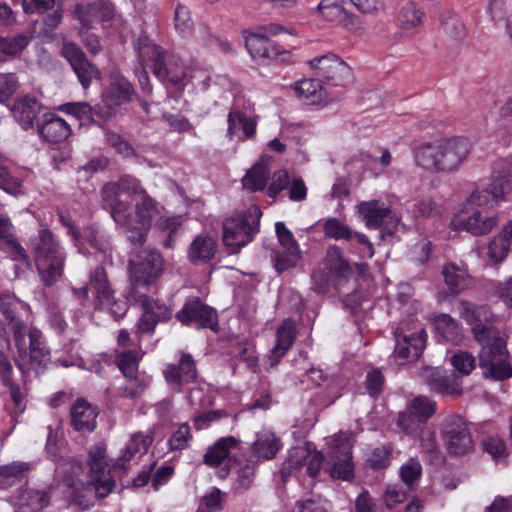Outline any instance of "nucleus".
<instances>
[{
	"instance_id": "obj_52",
	"label": "nucleus",
	"mask_w": 512,
	"mask_h": 512,
	"mask_svg": "<svg viewBox=\"0 0 512 512\" xmlns=\"http://www.w3.org/2000/svg\"><path fill=\"white\" fill-rule=\"evenodd\" d=\"M422 12L412 2H407L398 15L399 25L402 29H411L420 24Z\"/></svg>"
},
{
	"instance_id": "obj_7",
	"label": "nucleus",
	"mask_w": 512,
	"mask_h": 512,
	"mask_svg": "<svg viewBox=\"0 0 512 512\" xmlns=\"http://www.w3.org/2000/svg\"><path fill=\"white\" fill-rule=\"evenodd\" d=\"M280 31V27L270 25L247 32L244 41L251 57L255 60L268 59L289 62L292 57L290 51L269 40L270 36L277 35Z\"/></svg>"
},
{
	"instance_id": "obj_46",
	"label": "nucleus",
	"mask_w": 512,
	"mask_h": 512,
	"mask_svg": "<svg viewBox=\"0 0 512 512\" xmlns=\"http://www.w3.org/2000/svg\"><path fill=\"white\" fill-rule=\"evenodd\" d=\"M407 408L420 420L427 423L436 412V402L426 396H417L408 403Z\"/></svg>"
},
{
	"instance_id": "obj_18",
	"label": "nucleus",
	"mask_w": 512,
	"mask_h": 512,
	"mask_svg": "<svg viewBox=\"0 0 512 512\" xmlns=\"http://www.w3.org/2000/svg\"><path fill=\"white\" fill-rule=\"evenodd\" d=\"M176 318L185 325H194L197 328L215 330L217 327L216 311L198 298L187 301L183 308L177 312Z\"/></svg>"
},
{
	"instance_id": "obj_41",
	"label": "nucleus",
	"mask_w": 512,
	"mask_h": 512,
	"mask_svg": "<svg viewBox=\"0 0 512 512\" xmlns=\"http://www.w3.org/2000/svg\"><path fill=\"white\" fill-rule=\"evenodd\" d=\"M324 263L331 277L344 279L350 273L348 263L343 259L341 251L336 246H331L327 249Z\"/></svg>"
},
{
	"instance_id": "obj_55",
	"label": "nucleus",
	"mask_w": 512,
	"mask_h": 512,
	"mask_svg": "<svg viewBox=\"0 0 512 512\" xmlns=\"http://www.w3.org/2000/svg\"><path fill=\"white\" fill-rule=\"evenodd\" d=\"M324 233L326 237L333 239H346L349 240L353 237L351 230L348 226L341 223L336 218H329L324 223Z\"/></svg>"
},
{
	"instance_id": "obj_62",
	"label": "nucleus",
	"mask_w": 512,
	"mask_h": 512,
	"mask_svg": "<svg viewBox=\"0 0 512 512\" xmlns=\"http://www.w3.org/2000/svg\"><path fill=\"white\" fill-rule=\"evenodd\" d=\"M163 118L173 131L179 133L189 132L195 134L193 125L185 116L180 114H164Z\"/></svg>"
},
{
	"instance_id": "obj_63",
	"label": "nucleus",
	"mask_w": 512,
	"mask_h": 512,
	"mask_svg": "<svg viewBox=\"0 0 512 512\" xmlns=\"http://www.w3.org/2000/svg\"><path fill=\"white\" fill-rule=\"evenodd\" d=\"M17 76L14 73L0 74V103L9 99L17 89Z\"/></svg>"
},
{
	"instance_id": "obj_4",
	"label": "nucleus",
	"mask_w": 512,
	"mask_h": 512,
	"mask_svg": "<svg viewBox=\"0 0 512 512\" xmlns=\"http://www.w3.org/2000/svg\"><path fill=\"white\" fill-rule=\"evenodd\" d=\"M471 143L465 137L435 139L418 145L414 151L416 164L433 172L456 171L468 158Z\"/></svg>"
},
{
	"instance_id": "obj_37",
	"label": "nucleus",
	"mask_w": 512,
	"mask_h": 512,
	"mask_svg": "<svg viewBox=\"0 0 512 512\" xmlns=\"http://www.w3.org/2000/svg\"><path fill=\"white\" fill-rule=\"evenodd\" d=\"M358 210L370 228H378L390 212L384 203L377 200L359 204Z\"/></svg>"
},
{
	"instance_id": "obj_40",
	"label": "nucleus",
	"mask_w": 512,
	"mask_h": 512,
	"mask_svg": "<svg viewBox=\"0 0 512 512\" xmlns=\"http://www.w3.org/2000/svg\"><path fill=\"white\" fill-rule=\"evenodd\" d=\"M320 79H303L295 84L297 96L308 104H318L323 100V89Z\"/></svg>"
},
{
	"instance_id": "obj_13",
	"label": "nucleus",
	"mask_w": 512,
	"mask_h": 512,
	"mask_svg": "<svg viewBox=\"0 0 512 512\" xmlns=\"http://www.w3.org/2000/svg\"><path fill=\"white\" fill-rule=\"evenodd\" d=\"M321 81L334 86H344L352 79L350 67L337 55L328 53L308 62Z\"/></svg>"
},
{
	"instance_id": "obj_16",
	"label": "nucleus",
	"mask_w": 512,
	"mask_h": 512,
	"mask_svg": "<svg viewBox=\"0 0 512 512\" xmlns=\"http://www.w3.org/2000/svg\"><path fill=\"white\" fill-rule=\"evenodd\" d=\"M90 286L95 293L94 307L108 309L116 316H122L126 311L124 303H118L114 297V290L108 280L104 268H96L90 276Z\"/></svg>"
},
{
	"instance_id": "obj_43",
	"label": "nucleus",
	"mask_w": 512,
	"mask_h": 512,
	"mask_svg": "<svg viewBox=\"0 0 512 512\" xmlns=\"http://www.w3.org/2000/svg\"><path fill=\"white\" fill-rule=\"evenodd\" d=\"M441 25L445 34L454 40H461L466 35V27L462 19L454 12H444L441 16Z\"/></svg>"
},
{
	"instance_id": "obj_59",
	"label": "nucleus",
	"mask_w": 512,
	"mask_h": 512,
	"mask_svg": "<svg viewBox=\"0 0 512 512\" xmlns=\"http://www.w3.org/2000/svg\"><path fill=\"white\" fill-rule=\"evenodd\" d=\"M451 363L463 375H469L475 368V358L468 352L459 351L451 358Z\"/></svg>"
},
{
	"instance_id": "obj_28",
	"label": "nucleus",
	"mask_w": 512,
	"mask_h": 512,
	"mask_svg": "<svg viewBox=\"0 0 512 512\" xmlns=\"http://www.w3.org/2000/svg\"><path fill=\"white\" fill-rule=\"evenodd\" d=\"M217 247L214 237L200 234L189 245L187 258L194 265L206 264L216 255Z\"/></svg>"
},
{
	"instance_id": "obj_56",
	"label": "nucleus",
	"mask_w": 512,
	"mask_h": 512,
	"mask_svg": "<svg viewBox=\"0 0 512 512\" xmlns=\"http://www.w3.org/2000/svg\"><path fill=\"white\" fill-rule=\"evenodd\" d=\"M98 108L99 105L93 108L90 104L86 102H76L62 105L60 107V110L68 114H71L80 120H83L89 119L90 117H92L94 113L96 114V110Z\"/></svg>"
},
{
	"instance_id": "obj_6",
	"label": "nucleus",
	"mask_w": 512,
	"mask_h": 512,
	"mask_svg": "<svg viewBox=\"0 0 512 512\" xmlns=\"http://www.w3.org/2000/svg\"><path fill=\"white\" fill-rule=\"evenodd\" d=\"M261 210L251 206L246 211L236 212L223 223V243L236 252L239 248L252 241L259 231Z\"/></svg>"
},
{
	"instance_id": "obj_39",
	"label": "nucleus",
	"mask_w": 512,
	"mask_h": 512,
	"mask_svg": "<svg viewBox=\"0 0 512 512\" xmlns=\"http://www.w3.org/2000/svg\"><path fill=\"white\" fill-rule=\"evenodd\" d=\"M436 333L444 340L452 343H460L463 339L462 329L459 324L448 314H441L435 320Z\"/></svg>"
},
{
	"instance_id": "obj_27",
	"label": "nucleus",
	"mask_w": 512,
	"mask_h": 512,
	"mask_svg": "<svg viewBox=\"0 0 512 512\" xmlns=\"http://www.w3.org/2000/svg\"><path fill=\"white\" fill-rule=\"evenodd\" d=\"M295 339V325L291 319H284L276 330V343L267 356L268 366L274 367L290 349Z\"/></svg>"
},
{
	"instance_id": "obj_36",
	"label": "nucleus",
	"mask_w": 512,
	"mask_h": 512,
	"mask_svg": "<svg viewBox=\"0 0 512 512\" xmlns=\"http://www.w3.org/2000/svg\"><path fill=\"white\" fill-rule=\"evenodd\" d=\"M51 500V489L39 490L28 488L20 492L17 505L31 511H40L47 507Z\"/></svg>"
},
{
	"instance_id": "obj_19",
	"label": "nucleus",
	"mask_w": 512,
	"mask_h": 512,
	"mask_svg": "<svg viewBox=\"0 0 512 512\" xmlns=\"http://www.w3.org/2000/svg\"><path fill=\"white\" fill-rule=\"evenodd\" d=\"M165 381L174 392H181L183 387L194 383L197 379V369L193 357L181 353L177 364H168L163 371Z\"/></svg>"
},
{
	"instance_id": "obj_11",
	"label": "nucleus",
	"mask_w": 512,
	"mask_h": 512,
	"mask_svg": "<svg viewBox=\"0 0 512 512\" xmlns=\"http://www.w3.org/2000/svg\"><path fill=\"white\" fill-rule=\"evenodd\" d=\"M506 343L498 337L482 345L479 353V364L486 368L485 374L496 380H504L512 376V367L506 361Z\"/></svg>"
},
{
	"instance_id": "obj_32",
	"label": "nucleus",
	"mask_w": 512,
	"mask_h": 512,
	"mask_svg": "<svg viewBox=\"0 0 512 512\" xmlns=\"http://www.w3.org/2000/svg\"><path fill=\"white\" fill-rule=\"evenodd\" d=\"M97 412L84 399H78L71 408V425L77 431H93Z\"/></svg>"
},
{
	"instance_id": "obj_3",
	"label": "nucleus",
	"mask_w": 512,
	"mask_h": 512,
	"mask_svg": "<svg viewBox=\"0 0 512 512\" xmlns=\"http://www.w3.org/2000/svg\"><path fill=\"white\" fill-rule=\"evenodd\" d=\"M509 189L510 184L502 181L499 188L493 185L492 188L472 193L462 211L452 221L454 228L475 236L489 233L498 224L499 219L496 215L488 214V210L503 199Z\"/></svg>"
},
{
	"instance_id": "obj_58",
	"label": "nucleus",
	"mask_w": 512,
	"mask_h": 512,
	"mask_svg": "<svg viewBox=\"0 0 512 512\" xmlns=\"http://www.w3.org/2000/svg\"><path fill=\"white\" fill-rule=\"evenodd\" d=\"M254 372L258 368V357L255 353L254 346L249 342L238 343L234 351Z\"/></svg>"
},
{
	"instance_id": "obj_10",
	"label": "nucleus",
	"mask_w": 512,
	"mask_h": 512,
	"mask_svg": "<svg viewBox=\"0 0 512 512\" xmlns=\"http://www.w3.org/2000/svg\"><path fill=\"white\" fill-rule=\"evenodd\" d=\"M327 443L330 447L328 458L331 464V476L342 480L350 479L354 472L351 455L353 434L341 431L330 437Z\"/></svg>"
},
{
	"instance_id": "obj_12",
	"label": "nucleus",
	"mask_w": 512,
	"mask_h": 512,
	"mask_svg": "<svg viewBox=\"0 0 512 512\" xmlns=\"http://www.w3.org/2000/svg\"><path fill=\"white\" fill-rule=\"evenodd\" d=\"M128 300L142 309V316L138 322L140 333H152L158 322L171 317L169 307L148 297L143 291L130 290Z\"/></svg>"
},
{
	"instance_id": "obj_38",
	"label": "nucleus",
	"mask_w": 512,
	"mask_h": 512,
	"mask_svg": "<svg viewBox=\"0 0 512 512\" xmlns=\"http://www.w3.org/2000/svg\"><path fill=\"white\" fill-rule=\"evenodd\" d=\"M29 42L30 38L25 34L0 37V63L21 54Z\"/></svg>"
},
{
	"instance_id": "obj_51",
	"label": "nucleus",
	"mask_w": 512,
	"mask_h": 512,
	"mask_svg": "<svg viewBox=\"0 0 512 512\" xmlns=\"http://www.w3.org/2000/svg\"><path fill=\"white\" fill-rule=\"evenodd\" d=\"M141 356L136 350L122 352L117 357V365L126 378H132L138 373V363Z\"/></svg>"
},
{
	"instance_id": "obj_22",
	"label": "nucleus",
	"mask_w": 512,
	"mask_h": 512,
	"mask_svg": "<svg viewBox=\"0 0 512 512\" xmlns=\"http://www.w3.org/2000/svg\"><path fill=\"white\" fill-rule=\"evenodd\" d=\"M61 54L70 63L82 86L89 87L97 69L86 59L81 48L75 43L66 42L62 46Z\"/></svg>"
},
{
	"instance_id": "obj_26",
	"label": "nucleus",
	"mask_w": 512,
	"mask_h": 512,
	"mask_svg": "<svg viewBox=\"0 0 512 512\" xmlns=\"http://www.w3.org/2000/svg\"><path fill=\"white\" fill-rule=\"evenodd\" d=\"M421 378L430 386V389L445 396H458L462 392L461 385L455 377L442 374L438 368H425Z\"/></svg>"
},
{
	"instance_id": "obj_14",
	"label": "nucleus",
	"mask_w": 512,
	"mask_h": 512,
	"mask_svg": "<svg viewBox=\"0 0 512 512\" xmlns=\"http://www.w3.org/2000/svg\"><path fill=\"white\" fill-rule=\"evenodd\" d=\"M442 436L450 453L463 455L472 449L473 443L466 421L459 415H450L442 423Z\"/></svg>"
},
{
	"instance_id": "obj_45",
	"label": "nucleus",
	"mask_w": 512,
	"mask_h": 512,
	"mask_svg": "<svg viewBox=\"0 0 512 512\" xmlns=\"http://www.w3.org/2000/svg\"><path fill=\"white\" fill-rule=\"evenodd\" d=\"M425 422L420 420L414 413H411L408 408L400 412L397 419V425L402 431L412 437H419L423 434Z\"/></svg>"
},
{
	"instance_id": "obj_60",
	"label": "nucleus",
	"mask_w": 512,
	"mask_h": 512,
	"mask_svg": "<svg viewBox=\"0 0 512 512\" xmlns=\"http://www.w3.org/2000/svg\"><path fill=\"white\" fill-rule=\"evenodd\" d=\"M290 177L286 170L280 169L274 172L272 182L268 187L267 194L271 198H275L281 191L288 188Z\"/></svg>"
},
{
	"instance_id": "obj_5",
	"label": "nucleus",
	"mask_w": 512,
	"mask_h": 512,
	"mask_svg": "<svg viewBox=\"0 0 512 512\" xmlns=\"http://www.w3.org/2000/svg\"><path fill=\"white\" fill-rule=\"evenodd\" d=\"M31 248L42 282L45 286L53 285L63 274L65 253L62 247L50 231L43 229L31 239Z\"/></svg>"
},
{
	"instance_id": "obj_34",
	"label": "nucleus",
	"mask_w": 512,
	"mask_h": 512,
	"mask_svg": "<svg viewBox=\"0 0 512 512\" xmlns=\"http://www.w3.org/2000/svg\"><path fill=\"white\" fill-rule=\"evenodd\" d=\"M237 439L233 436L222 437L209 447L203 456V463L216 467L229 457L230 450L237 445Z\"/></svg>"
},
{
	"instance_id": "obj_61",
	"label": "nucleus",
	"mask_w": 512,
	"mask_h": 512,
	"mask_svg": "<svg viewBox=\"0 0 512 512\" xmlns=\"http://www.w3.org/2000/svg\"><path fill=\"white\" fill-rule=\"evenodd\" d=\"M421 470L422 468L419 461L410 459L407 463L401 466L400 476L402 481L408 486L412 485L419 479Z\"/></svg>"
},
{
	"instance_id": "obj_31",
	"label": "nucleus",
	"mask_w": 512,
	"mask_h": 512,
	"mask_svg": "<svg viewBox=\"0 0 512 512\" xmlns=\"http://www.w3.org/2000/svg\"><path fill=\"white\" fill-rule=\"evenodd\" d=\"M272 157L262 156L242 179L243 187L251 192L263 190L270 176Z\"/></svg>"
},
{
	"instance_id": "obj_64",
	"label": "nucleus",
	"mask_w": 512,
	"mask_h": 512,
	"mask_svg": "<svg viewBox=\"0 0 512 512\" xmlns=\"http://www.w3.org/2000/svg\"><path fill=\"white\" fill-rule=\"evenodd\" d=\"M225 494L217 488H213L202 498L201 505L209 512L219 511L223 507V499Z\"/></svg>"
},
{
	"instance_id": "obj_35",
	"label": "nucleus",
	"mask_w": 512,
	"mask_h": 512,
	"mask_svg": "<svg viewBox=\"0 0 512 512\" xmlns=\"http://www.w3.org/2000/svg\"><path fill=\"white\" fill-rule=\"evenodd\" d=\"M512 241V221L503 227L490 242L488 254L491 261L498 263L506 258L511 247Z\"/></svg>"
},
{
	"instance_id": "obj_47",
	"label": "nucleus",
	"mask_w": 512,
	"mask_h": 512,
	"mask_svg": "<svg viewBox=\"0 0 512 512\" xmlns=\"http://www.w3.org/2000/svg\"><path fill=\"white\" fill-rule=\"evenodd\" d=\"M317 12L320 16L333 23L343 21L347 17V13L338 0H321L317 6Z\"/></svg>"
},
{
	"instance_id": "obj_17",
	"label": "nucleus",
	"mask_w": 512,
	"mask_h": 512,
	"mask_svg": "<svg viewBox=\"0 0 512 512\" xmlns=\"http://www.w3.org/2000/svg\"><path fill=\"white\" fill-rule=\"evenodd\" d=\"M396 345L394 358L399 365L415 361L421 355L426 343V331L420 328L417 332L406 334L403 328L395 331Z\"/></svg>"
},
{
	"instance_id": "obj_20",
	"label": "nucleus",
	"mask_w": 512,
	"mask_h": 512,
	"mask_svg": "<svg viewBox=\"0 0 512 512\" xmlns=\"http://www.w3.org/2000/svg\"><path fill=\"white\" fill-rule=\"evenodd\" d=\"M89 466L92 473L91 484L99 497H105L114 488V481L105 474L107 467L106 449L103 444H96L89 451Z\"/></svg>"
},
{
	"instance_id": "obj_8",
	"label": "nucleus",
	"mask_w": 512,
	"mask_h": 512,
	"mask_svg": "<svg viewBox=\"0 0 512 512\" xmlns=\"http://www.w3.org/2000/svg\"><path fill=\"white\" fill-rule=\"evenodd\" d=\"M131 290L142 291L152 285L163 272V259L153 250H142L129 260Z\"/></svg>"
},
{
	"instance_id": "obj_2",
	"label": "nucleus",
	"mask_w": 512,
	"mask_h": 512,
	"mask_svg": "<svg viewBox=\"0 0 512 512\" xmlns=\"http://www.w3.org/2000/svg\"><path fill=\"white\" fill-rule=\"evenodd\" d=\"M134 48L139 59L148 64L152 73L165 84L183 89L200 74V71L185 65L180 57L168 54L162 47L153 43L146 34L139 35L134 42Z\"/></svg>"
},
{
	"instance_id": "obj_9",
	"label": "nucleus",
	"mask_w": 512,
	"mask_h": 512,
	"mask_svg": "<svg viewBox=\"0 0 512 512\" xmlns=\"http://www.w3.org/2000/svg\"><path fill=\"white\" fill-rule=\"evenodd\" d=\"M458 313L471 327L475 340L481 345L500 337L499 331L493 326V315L487 306L461 301Z\"/></svg>"
},
{
	"instance_id": "obj_33",
	"label": "nucleus",
	"mask_w": 512,
	"mask_h": 512,
	"mask_svg": "<svg viewBox=\"0 0 512 512\" xmlns=\"http://www.w3.org/2000/svg\"><path fill=\"white\" fill-rule=\"evenodd\" d=\"M279 449L280 440L271 430L263 428L256 433V439L252 444V452L255 457L270 460L275 457Z\"/></svg>"
},
{
	"instance_id": "obj_1",
	"label": "nucleus",
	"mask_w": 512,
	"mask_h": 512,
	"mask_svg": "<svg viewBox=\"0 0 512 512\" xmlns=\"http://www.w3.org/2000/svg\"><path fill=\"white\" fill-rule=\"evenodd\" d=\"M101 196L113 220L126 229L133 244L145 241L152 221L161 216L164 209L148 194L141 181L131 175H123L117 181L104 185Z\"/></svg>"
},
{
	"instance_id": "obj_54",
	"label": "nucleus",
	"mask_w": 512,
	"mask_h": 512,
	"mask_svg": "<svg viewBox=\"0 0 512 512\" xmlns=\"http://www.w3.org/2000/svg\"><path fill=\"white\" fill-rule=\"evenodd\" d=\"M192 439L191 428L187 423L181 424L168 440L170 450H183Z\"/></svg>"
},
{
	"instance_id": "obj_25",
	"label": "nucleus",
	"mask_w": 512,
	"mask_h": 512,
	"mask_svg": "<svg viewBox=\"0 0 512 512\" xmlns=\"http://www.w3.org/2000/svg\"><path fill=\"white\" fill-rule=\"evenodd\" d=\"M39 135L51 143H60L71 134L70 125L54 113H46L37 126Z\"/></svg>"
},
{
	"instance_id": "obj_30",
	"label": "nucleus",
	"mask_w": 512,
	"mask_h": 512,
	"mask_svg": "<svg viewBox=\"0 0 512 512\" xmlns=\"http://www.w3.org/2000/svg\"><path fill=\"white\" fill-rule=\"evenodd\" d=\"M113 12V5L108 0H98L86 6L79 5L76 9L78 19L86 28H89L94 21L111 19Z\"/></svg>"
},
{
	"instance_id": "obj_50",
	"label": "nucleus",
	"mask_w": 512,
	"mask_h": 512,
	"mask_svg": "<svg viewBox=\"0 0 512 512\" xmlns=\"http://www.w3.org/2000/svg\"><path fill=\"white\" fill-rule=\"evenodd\" d=\"M174 22L175 29L181 37L187 38L192 35L194 29V22L191 18V13L186 6L178 5L176 7Z\"/></svg>"
},
{
	"instance_id": "obj_57",
	"label": "nucleus",
	"mask_w": 512,
	"mask_h": 512,
	"mask_svg": "<svg viewBox=\"0 0 512 512\" xmlns=\"http://www.w3.org/2000/svg\"><path fill=\"white\" fill-rule=\"evenodd\" d=\"M149 381L144 377L135 374L132 378H128V382L121 388V395L126 398H134L140 396L147 388Z\"/></svg>"
},
{
	"instance_id": "obj_53",
	"label": "nucleus",
	"mask_w": 512,
	"mask_h": 512,
	"mask_svg": "<svg viewBox=\"0 0 512 512\" xmlns=\"http://www.w3.org/2000/svg\"><path fill=\"white\" fill-rule=\"evenodd\" d=\"M0 188L14 196L22 194V182L17 177L11 175L8 168L4 165V158L0 160Z\"/></svg>"
},
{
	"instance_id": "obj_24",
	"label": "nucleus",
	"mask_w": 512,
	"mask_h": 512,
	"mask_svg": "<svg viewBox=\"0 0 512 512\" xmlns=\"http://www.w3.org/2000/svg\"><path fill=\"white\" fill-rule=\"evenodd\" d=\"M227 134L231 140L237 137L240 141H245L254 137L256 133L257 120L238 108H232L228 113Z\"/></svg>"
},
{
	"instance_id": "obj_29",
	"label": "nucleus",
	"mask_w": 512,
	"mask_h": 512,
	"mask_svg": "<svg viewBox=\"0 0 512 512\" xmlns=\"http://www.w3.org/2000/svg\"><path fill=\"white\" fill-rule=\"evenodd\" d=\"M41 109L42 105L36 98L26 95L18 98L14 102L12 113L21 127L24 130H28L33 127V121L40 113Z\"/></svg>"
},
{
	"instance_id": "obj_44",
	"label": "nucleus",
	"mask_w": 512,
	"mask_h": 512,
	"mask_svg": "<svg viewBox=\"0 0 512 512\" xmlns=\"http://www.w3.org/2000/svg\"><path fill=\"white\" fill-rule=\"evenodd\" d=\"M28 470V464L23 462H13L8 465L0 466V489L8 488L21 480L25 471Z\"/></svg>"
},
{
	"instance_id": "obj_15",
	"label": "nucleus",
	"mask_w": 512,
	"mask_h": 512,
	"mask_svg": "<svg viewBox=\"0 0 512 512\" xmlns=\"http://www.w3.org/2000/svg\"><path fill=\"white\" fill-rule=\"evenodd\" d=\"M322 463L323 455L321 452L317 451L312 443L307 442L289 450L283 470L292 473L305 468L310 477H316L321 470Z\"/></svg>"
},
{
	"instance_id": "obj_21",
	"label": "nucleus",
	"mask_w": 512,
	"mask_h": 512,
	"mask_svg": "<svg viewBox=\"0 0 512 512\" xmlns=\"http://www.w3.org/2000/svg\"><path fill=\"white\" fill-rule=\"evenodd\" d=\"M151 443L152 437L150 435L142 432L133 434L114 462L113 471L125 472L147 452Z\"/></svg>"
},
{
	"instance_id": "obj_23",
	"label": "nucleus",
	"mask_w": 512,
	"mask_h": 512,
	"mask_svg": "<svg viewBox=\"0 0 512 512\" xmlns=\"http://www.w3.org/2000/svg\"><path fill=\"white\" fill-rule=\"evenodd\" d=\"M132 87L124 80L112 82L102 96L104 107L99 105L96 114L102 118L110 117L117 107L131 99Z\"/></svg>"
},
{
	"instance_id": "obj_49",
	"label": "nucleus",
	"mask_w": 512,
	"mask_h": 512,
	"mask_svg": "<svg viewBox=\"0 0 512 512\" xmlns=\"http://www.w3.org/2000/svg\"><path fill=\"white\" fill-rule=\"evenodd\" d=\"M301 259L299 246L280 248L276 253L275 266L278 271H285L295 267Z\"/></svg>"
},
{
	"instance_id": "obj_48",
	"label": "nucleus",
	"mask_w": 512,
	"mask_h": 512,
	"mask_svg": "<svg viewBox=\"0 0 512 512\" xmlns=\"http://www.w3.org/2000/svg\"><path fill=\"white\" fill-rule=\"evenodd\" d=\"M71 232L74 234L75 238L79 239L82 237L87 240L93 247L97 248L105 256L110 255L111 246L109 240L98 229L86 228L83 231V235H79L78 231H74L73 228H71Z\"/></svg>"
},
{
	"instance_id": "obj_42",
	"label": "nucleus",
	"mask_w": 512,
	"mask_h": 512,
	"mask_svg": "<svg viewBox=\"0 0 512 512\" xmlns=\"http://www.w3.org/2000/svg\"><path fill=\"white\" fill-rule=\"evenodd\" d=\"M443 276L448 288L454 294L462 292L470 284V279L466 271L454 264L444 266Z\"/></svg>"
}]
</instances>
